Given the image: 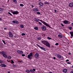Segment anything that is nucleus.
Instances as JSON below:
<instances>
[{
    "instance_id": "79ce46f5",
    "label": "nucleus",
    "mask_w": 73,
    "mask_h": 73,
    "mask_svg": "<svg viewBox=\"0 0 73 73\" xmlns=\"http://www.w3.org/2000/svg\"><path fill=\"white\" fill-rule=\"evenodd\" d=\"M47 38L48 39H50H50H52V38H50V37H48H48H47Z\"/></svg>"
},
{
    "instance_id": "ddd939ff",
    "label": "nucleus",
    "mask_w": 73,
    "mask_h": 73,
    "mask_svg": "<svg viewBox=\"0 0 73 73\" xmlns=\"http://www.w3.org/2000/svg\"><path fill=\"white\" fill-rule=\"evenodd\" d=\"M12 22L14 23H16L17 24H19V22L17 21H13Z\"/></svg>"
},
{
    "instance_id": "09e8293b",
    "label": "nucleus",
    "mask_w": 73,
    "mask_h": 73,
    "mask_svg": "<svg viewBox=\"0 0 73 73\" xmlns=\"http://www.w3.org/2000/svg\"><path fill=\"white\" fill-rule=\"evenodd\" d=\"M22 56H23V57H25V55L24 54H22Z\"/></svg>"
},
{
    "instance_id": "4468645a",
    "label": "nucleus",
    "mask_w": 73,
    "mask_h": 73,
    "mask_svg": "<svg viewBox=\"0 0 73 73\" xmlns=\"http://www.w3.org/2000/svg\"><path fill=\"white\" fill-rule=\"evenodd\" d=\"M70 7H73V2L70 3L69 4Z\"/></svg>"
},
{
    "instance_id": "b1692460",
    "label": "nucleus",
    "mask_w": 73,
    "mask_h": 73,
    "mask_svg": "<svg viewBox=\"0 0 73 73\" xmlns=\"http://www.w3.org/2000/svg\"><path fill=\"white\" fill-rule=\"evenodd\" d=\"M34 29L35 30H36V31H38V27H34Z\"/></svg>"
},
{
    "instance_id": "4be33fe9",
    "label": "nucleus",
    "mask_w": 73,
    "mask_h": 73,
    "mask_svg": "<svg viewBox=\"0 0 73 73\" xmlns=\"http://www.w3.org/2000/svg\"><path fill=\"white\" fill-rule=\"evenodd\" d=\"M13 1L15 4L17 3V1L16 0H13Z\"/></svg>"
},
{
    "instance_id": "c85d7f7f",
    "label": "nucleus",
    "mask_w": 73,
    "mask_h": 73,
    "mask_svg": "<svg viewBox=\"0 0 73 73\" xmlns=\"http://www.w3.org/2000/svg\"><path fill=\"white\" fill-rule=\"evenodd\" d=\"M37 38L38 40H40L41 39V38L40 37H37Z\"/></svg>"
},
{
    "instance_id": "338daca9",
    "label": "nucleus",
    "mask_w": 73,
    "mask_h": 73,
    "mask_svg": "<svg viewBox=\"0 0 73 73\" xmlns=\"http://www.w3.org/2000/svg\"><path fill=\"white\" fill-rule=\"evenodd\" d=\"M71 25H72V26H73V23H71Z\"/></svg>"
},
{
    "instance_id": "4c0bfd02",
    "label": "nucleus",
    "mask_w": 73,
    "mask_h": 73,
    "mask_svg": "<svg viewBox=\"0 0 73 73\" xmlns=\"http://www.w3.org/2000/svg\"><path fill=\"white\" fill-rule=\"evenodd\" d=\"M43 24L44 25H46L47 24L45 22H43Z\"/></svg>"
},
{
    "instance_id": "9d476101",
    "label": "nucleus",
    "mask_w": 73,
    "mask_h": 73,
    "mask_svg": "<svg viewBox=\"0 0 73 73\" xmlns=\"http://www.w3.org/2000/svg\"><path fill=\"white\" fill-rule=\"evenodd\" d=\"M0 66L2 68H5L7 66V65L4 64H2L0 65Z\"/></svg>"
},
{
    "instance_id": "f704fd0d",
    "label": "nucleus",
    "mask_w": 73,
    "mask_h": 73,
    "mask_svg": "<svg viewBox=\"0 0 73 73\" xmlns=\"http://www.w3.org/2000/svg\"><path fill=\"white\" fill-rule=\"evenodd\" d=\"M8 13L11 16H13V15H12L10 12H8Z\"/></svg>"
},
{
    "instance_id": "680f3d73",
    "label": "nucleus",
    "mask_w": 73,
    "mask_h": 73,
    "mask_svg": "<svg viewBox=\"0 0 73 73\" xmlns=\"http://www.w3.org/2000/svg\"><path fill=\"white\" fill-rule=\"evenodd\" d=\"M4 30H7V29L6 28H4Z\"/></svg>"
},
{
    "instance_id": "8fccbe9b",
    "label": "nucleus",
    "mask_w": 73,
    "mask_h": 73,
    "mask_svg": "<svg viewBox=\"0 0 73 73\" xmlns=\"http://www.w3.org/2000/svg\"><path fill=\"white\" fill-rule=\"evenodd\" d=\"M47 27H48L50 26L49 25H48V24H47L46 25Z\"/></svg>"
},
{
    "instance_id": "bb28decb",
    "label": "nucleus",
    "mask_w": 73,
    "mask_h": 73,
    "mask_svg": "<svg viewBox=\"0 0 73 73\" xmlns=\"http://www.w3.org/2000/svg\"><path fill=\"white\" fill-rule=\"evenodd\" d=\"M20 6L21 7H23L24 6V4H20Z\"/></svg>"
},
{
    "instance_id": "6e6552de",
    "label": "nucleus",
    "mask_w": 73,
    "mask_h": 73,
    "mask_svg": "<svg viewBox=\"0 0 73 73\" xmlns=\"http://www.w3.org/2000/svg\"><path fill=\"white\" fill-rule=\"evenodd\" d=\"M34 57L36 58H38L39 57V54L38 53H36L34 55Z\"/></svg>"
},
{
    "instance_id": "7ed1b4c3",
    "label": "nucleus",
    "mask_w": 73,
    "mask_h": 73,
    "mask_svg": "<svg viewBox=\"0 0 73 73\" xmlns=\"http://www.w3.org/2000/svg\"><path fill=\"white\" fill-rule=\"evenodd\" d=\"M33 53L32 52H31L28 55L27 58L30 60H31L32 58L31 57H33Z\"/></svg>"
},
{
    "instance_id": "423d86ee",
    "label": "nucleus",
    "mask_w": 73,
    "mask_h": 73,
    "mask_svg": "<svg viewBox=\"0 0 73 73\" xmlns=\"http://www.w3.org/2000/svg\"><path fill=\"white\" fill-rule=\"evenodd\" d=\"M17 53L19 54H23L24 53V52H23V51L22 50H17Z\"/></svg>"
},
{
    "instance_id": "de8ad7c7",
    "label": "nucleus",
    "mask_w": 73,
    "mask_h": 73,
    "mask_svg": "<svg viewBox=\"0 0 73 73\" xmlns=\"http://www.w3.org/2000/svg\"><path fill=\"white\" fill-rule=\"evenodd\" d=\"M55 45H56V46H57L58 45V43H55Z\"/></svg>"
},
{
    "instance_id": "a19ab883",
    "label": "nucleus",
    "mask_w": 73,
    "mask_h": 73,
    "mask_svg": "<svg viewBox=\"0 0 73 73\" xmlns=\"http://www.w3.org/2000/svg\"><path fill=\"white\" fill-rule=\"evenodd\" d=\"M3 61H2V60H0V64H2L3 63Z\"/></svg>"
},
{
    "instance_id": "e2e57ef3",
    "label": "nucleus",
    "mask_w": 73,
    "mask_h": 73,
    "mask_svg": "<svg viewBox=\"0 0 73 73\" xmlns=\"http://www.w3.org/2000/svg\"><path fill=\"white\" fill-rule=\"evenodd\" d=\"M41 23H43L44 21H43L42 20V21H41Z\"/></svg>"
},
{
    "instance_id": "0e129e2a",
    "label": "nucleus",
    "mask_w": 73,
    "mask_h": 73,
    "mask_svg": "<svg viewBox=\"0 0 73 73\" xmlns=\"http://www.w3.org/2000/svg\"><path fill=\"white\" fill-rule=\"evenodd\" d=\"M68 54H69L70 55L71 54V53H70V52H68Z\"/></svg>"
},
{
    "instance_id": "9b49d317",
    "label": "nucleus",
    "mask_w": 73,
    "mask_h": 73,
    "mask_svg": "<svg viewBox=\"0 0 73 73\" xmlns=\"http://www.w3.org/2000/svg\"><path fill=\"white\" fill-rule=\"evenodd\" d=\"M6 54V52L5 51H0V54L1 55H4Z\"/></svg>"
},
{
    "instance_id": "774afa93",
    "label": "nucleus",
    "mask_w": 73,
    "mask_h": 73,
    "mask_svg": "<svg viewBox=\"0 0 73 73\" xmlns=\"http://www.w3.org/2000/svg\"><path fill=\"white\" fill-rule=\"evenodd\" d=\"M49 73H53L52 72H49Z\"/></svg>"
},
{
    "instance_id": "2f4dec72",
    "label": "nucleus",
    "mask_w": 73,
    "mask_h": 73,
    "mask_svg": "<svg viewBox=\"0 0 73 73\" xmlns=\"http://www.w3.org/2000/svg\"><path fill=\"white\" fill-rule=\"evenodd\" d=\"M10 12H11V13H13L14 11H13V10H10Z\"/></svg>"
},
{
    "instance_id": "72a5a7b5",
    "label": "nucleus",
    "mask_w": 73,
    "mask_h": 73,
    "mask_svg": "<svg viewBox=\"0 0 73 73\" xmlns=\"http://www.w3.org/2000/svg\"><path fill=\"white\" fill-rule=\"evenodd\" d=\"M38 24H39L40 25H42V23H41L40 22H38Z\"/></svg>"
},
{
    "instance_id": "a18cd8bd",
    "label": "nucleus",
    "mask_w": 73,
    "mask_h": 73,
    "mask_svg": "<svg viewBox=\"0 0 73 73\" xmlns=\"http://www.w3.org/2000/svg\"><path fill=\"white\" fill-rule=\"evenodd\" d=\"M66 63L68 64H71V62H66Z\"/></svg>"
},
{
    "instance_id": "c756f323",
    "label": "nucleus",
    "mask_w": 73,
    "mask_h": 73,
    "mask_svg": "<svg viewBox=\"0 0 73 73\" xmlns=\"http://www.w3.org/2000/svg\"><path fill=\"white\" fill-rule=\"evenodd\" d=\"M25 72L27 73H29L30 72V71L29 70H26Z\"/></svg>"
},
{
    "instance_id": "f8f14e48",
    "label": "nucleus",
    "mask_w": 73,
    "mask_h": 73,
    "mask_svg": "<svg viewBox=\"0 0 73 73\" xmlns=\"http://www.w3.org/2000/svg\"><path fill=\"white\" fill-rule=\"evenodd\" d=\"M19 12L18 11H14L13 12V14L14 15H17L18 14Z\"/></svg>"
},
{
    "instance_id": "ea45409f",
    "label": "nucleus",
    "mask_w": 73,
    "mask_h": 73,
    "mask_svg": "<svg viewBox=\"0 0 73 73\" xmlns=\"http://www.w3.org/2000/svg\"><path fill=\"white\" fill-rule=\"evenodd\" d=\"M68 29H69L70 30H72V27H68Z\"/></svg>"
},
{
    "instance_id": "bf43d9fd",
    "label": "nucleus",
    "mask_w": 73,
    "mask_h": 73,
    "mask_svg": "<svg viewBox=\"0 0 73 73\" xmlns=\"http://www.w3.org/2000/svg\"><path fill=\"white\" fill-rule=\"evenodd\" d=\"M51 48H53V46H51Z\"/></svg>"
},
{
    "instance_id": "49530a36",
    "label": "nucleus",
    "mask_w": 73,
    "mask_h": 73,
    "mask_svg": "<svg viewBox=\"0 0 73 73\" xmlns=\"http://www.w3.org/2000/svg\"><path fill=\"white\" fill-rule=\"evenodd\" d=\"M48 27H49V28H50L51 29H52L53 28L51 27V26H50V25Z\"/></svg>"
},
{
    "instance_id": "aec40b11",
    "label": "nucleus",
    "mask_w": 73,
    "mask_h": 73,
    "mask_svg": "<svg viewBox=\"0 0 73 73\" xmlns=\"http://www.w3.org/2000/svg\"><path fill=\"white\" fill-rule=\"evenodd\" d=\"M70 34L71 35V36H73V31L70 32Z\"/></svg>"
},
{
    "instance_id": "f3484780",
    "label": "nucleus",
    "mask_w": 73,
    "mask_h": 73,
    "mask_svg": "<svg viewBox=\"0 0 73 73\" xmlns=\"http://www.w3.org/2000/svg\"><path fill=\"white\" fill-rule=\"evenodd\" d=\"M67 71H68V69H65L63 70V72L64 73H66L67 72Z\"/></svg>"
},
{
    "instance_id": "2eb2a0df",
    "label": "nucleus",
    "mask_w": 73,
    "mask_h": 73,
    "mask_svg": "<svg viewBox=\"0 0 73 73\" xmlns=\"http://www.w3.org/2000/svg\"><path fill=\"white\" fill-rule=\"evenodd\" d=\"M63 23L65 24H66L68 23V21L66 20H65L63 21Z\"/></svg>"
},
{
    "instance_id": "69168bd1",
    "label": "nucleus",
    "mask_w": 73,
    "mask_h": 73,
    "mask_svg": "<svg viewBox=\"0 0 73 73\" xmlns=\"http://www.w3.org/2000/svg\"><path fill=\"white\" fill-rule=\"evenodd\" d=\"M43 35H44L43 36L44 37L45 36V34H43Z\"/></svg>"
},
{
    "instance_id": "473e14b6",
    "label": "nucleus",
    "mask_w": 73,
    "mask_h": 73,
    "mask_svg": "<svg viewBox=\"0 0 73 73\" xmlns=\"http://www.w3.org/2000/svg\"><path fill=\"white\" fill-rule=\"evenodd\" d=\"M66 43L67 44H68V45H69L70 44V42H66Z\"/></svg>"
},
{
    "instance_id": "864d4df0",
    "label": "nucleus",
    "mask_w": 73,
    "mask_h": 73,
    "mask_svg": "<svg viewBox=\"0 0 73 73\" xmlns=\"http://www.w3.org/2000/svg\"><path fill=\"white\" fill-rule=\"evenodd\" d=\"M61 26H62V27H64V25H63V24H62V23H61Z\"/></svg>"
},
{
    "instance_id": "cd10ccee",
    "label": "nucleus",
    "mask_w": 73,
    "mask_h": 73,
    "mask_svg": "<svg viewBox=\"0 0 73 73\" xmlns=\"http://www.w3.org/2000/svg\"><path fill=\"white\" fill-rule=\"evenodd\" d=\"M7 58H9L10 59H11V56H8Z\"/></svg>"
},
{
    "instance_id": "0eeeda50",
    "label": "nucleus",
    "mask_w": 73,
    "mask_h": 73,
    "mask_svg": "<svg viewBox=\"0 0 73 73\" xmlns=\"http://www.w3.org/2000/svg\"><path fill=\"white\" fill-rule=\"evenodd\" d=\"M36 45L38 47H39L41 50H42L44 51H46V50L45 48H44L42 47H41L39 45H38V44H36Z\"/></svg>"
},
{
    "instance_id": "13d9d810",
    "label": "nucleus",
    "mask_w": 73,
    "mask_h": 73,
    "mask_svg": "<svg viewBox=\"0 0 73 73\" xmlns=\"http://www.w3.org/2000/svg\"><path fill=\"white\" fill-rule=\"evenodd\" d=\"M56 58L55 57H54L53 58V59L54 60H56Z\"/></svg>"
},
{
    "instance_id": "37998d69",
    "label": "nucleus",
    "mask_w": 73,
    "mask_h": 73,
    "mask_svg": "<svg viewBox=\"0 0 73 73\" xmlns=\"http://www.w3.org/2000/svg\"><path fill=\"white\" fill-rule=\"evenodd\" d=\"M26 35L24 33H22V36H25Z\"/></svg>"
},
{
    "instance_id": "a211bd4d",
    "label": "nucleus",
    "mask_w": 73,
    "mask_h": 73,
    "mask_svg": "<svg viewBox=\"0 0 73 73\" xmlns=\"http://www.w3.org/2000/svg\"><path fill=\"white\" fill-rule=\"evenodd\" d=\"M44 3L45 4V5L46 4L48 5L50 4L49 3L47 2L46 1H45L44 2Z\"/></svg>"
},
{
    "instance_id": "412c9836",
    "label": "nucleus",
    "mask_w": 73,
    "mask_h": 73,
    "mask_svg": "<svg viewBox=\"0 0 73 73\" xmlns=\"http://www.w3.org/2000/svg\"><path fill=\"white\" fill-rule=\"evenodd\" d=\"M3 56L4 58H7V55H6V54H4L3 55Z\"/></svg>"
},
{
    "instance_id": "603ef678",
    "label": "nucleus",
    "mask_w": 73,
    "mask_h": 73,
    "mask_svg": "<svg viewBox=\"0 0 73 73\" xmlns=\"http://www.w3.org/2000/svg\"><path fill=\"white\" fill-rule=\"evenodd\" d=\"M69 61V60L68 59L66 61V62H68Z\"/></svg>"
},
{
    "instance_id": "6ab92c4d",
    "label": "nucleus",
    "mask_w": 73,
    "mask_h": 73,
    "mask_svg": "<svg viewBox=\"0 0 73 73\" xmlns=\"http://www.w3.org/2000/svg\"><path fill=\"white\" fill-rule=\"evenodd\" d=\"M39 5L40 6H42L43 5V3L42 2H39Z\"/></svg>"
},
{
    "instance_id": "e433bc0d",
    "label": "nucleus",
    "mask_w": 73,
    "mask_h": 73,
    "mask_svg": "<svg viewBox=\"0 0 73 73\" xmlns=\"http://www.w3.org/2000/svg\"><path fill=\"white\" fill-rule=\"evenodd\" d=\"M11 64H14V62H13V60H11Z\"/></svg>"
},
{
    "instance_id": "f257e3e1",
    "label": "nucleus",
    "mask_w": 73,
    "mask_h": 73,
    "mask_svg": "<svg viewBox=\"0 0 73 73\" xmlns=\"http://www.w3.org/2000/svg\"><path fill=\"white\" fill-rule=\"evenodd\" d=\"M41 42L42 43L44 44L45 46H46L48 48L50 47V44L48 41L45 40H43L41 41Z\"/></svg>"
},
{
    "instance_id": "c03bdc74",
    "label": "nucleus",
    "mask_w": 73,
    "mask_h": 73,
    "mask_svg": "<svg viewBox=\"0 0 73 73\" xmlns=\"http://www.w3.org/2000/svg\"><path fill=\"white\" fill-rule=\"evenodd\" d=\"M70 23H71L70 22L68 21V25L70 24Z\"/></svg>"
},
{
    "instance_id": "f03ea898",
    "label": "nucleus",
    "mask_w": 73,
    "mask_h": 73,
    "mask_svg": "<svg viewBox=\"0 0 73 73\" xmlns=\"http://www.w3.org/2000/svg\"><path fill=\"white\" fill-rule=\"evenodd\" d=\"M57 58L58 59H60L61 60H64V58L63 57V56H62V55H61L60 54H58L57 55Z\"/></svg>"
},
{
    "instance_id": "5701e85b",
    "label": "nucleus",
    "mask_w": 73,
    "mask_h": 73,
    "mask_svg": "<svg viewBox=\"0 0 73 73\" xmlns=\"http://www.w3.org/2000/svg\"><path fill=\"white\" fill-rule=\"evenodd\" d=\"M20 27L21 28H22V29H23L24 28V25H20Z\"/></svg>"
},
{
    "instance_id": "052dcab7",
    "label": "nucleus",
    "mask_w": 73,
    "mask_h": 73,
    "mask_svg": "<svg viewBox=\"0 0 73 73\" xmlns=\"http://www.w3.org/2000/svg\"><path fill=\"white\" fill-rule=\"evenodd\" d=\"M54 12H55V13H56V12H57V10H56V9H55V10H54Z\"/></svg>"
},
{
    "instance_id": "1a4fd4ad",
    "label": "nucleus",
    "mask_w": 73,
    "mask_h": 73,
    "mask_svg": "<svg viewBox=\"0 0 73 73\" xmlns=\"http://www.w3.org/2000/svg\"><path fill=\"white\" fill-rule=\"evenodd\" d=\"M41 28L42 29V30L43 31H46V27L44 25H43L42 27H41Z\"/></svg>"
},
{
    "instance_id": "20e7f679",
    "label": "nucleus",
    "mask_w": 73,
    "mask_h": 73,
    "mask_svg": "<svg viewBox=\"0 0 73 73\" xmlns=\"http://www.w3.org/2000/svg\"><path fill=\"white\" fill-rule=\"evenodd\" d=\"M32 10L33 12H39V9L38 8H34Z\"/></svg>"
},
{
    "instance_id": "393cba45",
    "label": "nucleus",
    "mask_w": 73,
    "mask_h": 73,
    "mask_svg": "<svg viewBox=\"0 0 73 73\" xmlns=\"http://www.w3.org/2000/svg\"><path fill=\"white\" fill-rule=\"evenodd\" d=\"M58 36L60 38H62L63 37L62 36L60 35H58Z\"/></svg>"
},
{
    "instance_id": "7c9ffc66",
    "label": "nucleus",
    "mask_w": 73,
    "mask_h": 73,
    "mask_svg": "<svg viewBox=\"0 0 73 73\" xmlns=\"http://www.w3.org/2000/svg\"><path fill=\"white\" fill-rule=\"evenodd\" d=\"M36 13L38 15H40L41 14V13L40 12H37Z\"/></svg>"
},
{
    "instance_id": "dca6fc26",
    "label": "nucleus",
    "mask_w": 73,
    "mask_h": 73,
    "mask_svg": "<svg viewBox=\"0 0 73 73\" xmlns=\"http://www.w3.org/2000/svg\"><path fill=\"white\" fill-rule=\"evenodd\" d=\"M35 21H36V22H38L39 21V19H37L36 18H35L34 19Z\"/></svg>"
},
{
    "instance_id": "6e6d98bb",
    "label": "nucleus",
    "mask_w": 73,
    "mask_h": 73,
    "mask_svg": "<svg viewBox=\"0 0 73 73\" xmlns=\"http://www.w3.org/2000/svg\"><path fill=\"white\" fill-rule=\"evenodd\" d=\"M34 71H35L36 70V69H33V70Z\"/></svg>"
},
{
    "instance_id": "4d7b16f0",
    "label": "nucleus",
    "mask_w": 73,
    "mask_h": 73,
    "mask_svg": "<svg viewBox=\"0 0 73 73\" xmlns=\"http://www.w3.org/2000/svg\"><path fill=\"white\" fill-rule=\"evenodd\" d=\"M31 7H33V8L34 7V6H33V5H31Z\"/></svg>"
},
{
    "instance_id": "3c124183",
    "label": "nucleus",
    "mask_w": 73,
    "mask_h": 73,
    "mask_svg": "<svg viewBox=\"0 0 73 73\" xmlns=\"http://www.w3.org/2000/svg\"><path fill=\"white\" fill-rule=\"evenodd\" d=\"M2 11V8H0V11Z\"/></svg>"
},
{
    "instance_id": "5fc2aeb1",
    "label": "nucleus",
    "mask_w": 73,
    "mask_h": 73,
    "mask_svg": "<svg viewBox=\"0 0 73 73\" xmlns=\"http://www.w3.org/2000/svg\"><path fill=\"white\" fill-rule=\"evenodd\" d=\"M70 73H73V70H72L70 71Z\"/></svg>"
},
{
    "instance_id": "c9c22d12",
    "label": "nucleus",
    "mask_w": 73,
    "mask_h": 73,
    "mask_svg": "<svg viewBox=\"0 0 73 73\" xmlns=\"http://www.w3.org/2000/svg\"><path fill=\"white\" fill-rule=\"evenodd\" d=\"M30 71L31 72H32V73L34 72V71L33 70H30Z\"/></svg>"
},
{
    "instance_id": "58836bf2",
    "label": "nucleus",
    "mask_w": 73,
    "mask_h": 73,
    "mask_svg": "<svg viewBox=\"0 0 73 73\" xmlns=\"http://www.w3.org/2000/svg\"><path fill=\"white\" fill-rule=\"evenodd\" d=\"M2 41H3V43H4V44H6V43H5V41L4 40H2Z\"/></svg>"
},
{
    "instance_id": "a878e982",
    "label": "nucleus",
    "mask_w": 73,
    "mask_h": 73,
    "mask_svg": "<svg viewBox=\"0 0 73 73\" xmlns=\"http://www.w3.org/2000/svg\"><path fill=\"white\" fill-rule=\"evenodd\" d=\"M14 38H18V36L17 35H15L14 36Z\"/></svg>"
},
{
    "instance_id": "39448f33",
    "label": "nucleus",
    "mask_w": 73,
    "mask_h": 73,
    "mask_svg": "<svg viewBox=\"0 0 73 73\" xmlns=\"http://www.w3.org/2000/svg\"><path fill=\"white\" fill-rule=\"evenodd\" d=\"M9 37L11 38H13V33L11 32H10L9 33Z\"/></svg>"
}]
</instances>
